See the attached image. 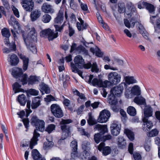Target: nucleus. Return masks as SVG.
I'll list each match as a JSON object with an SVG mask.
<instances>
[{
    "label": "nucleus",
    "mask_w": 160,
    "mask_h": 160,
    "mask_svg": "<svg viewBox=\"0 0 160 160\" xmlns=\"http://www.w3.org/2000/svg\"><path fill=\"white\" fill-rule=\"evenodd\" d=\"M16 46L15 45H13L12 47V48L8 49L7 48H5L3 49V52L4 53H9L12 51H14L16 49Z\"/></svg>",
    "instance_id": "nucleus-60"
},
{
    "label": "nucleus",
    "mask_w": 160,
    "mask_h": 160,
    "mask_svg": "<svg viewBox=\"0 0 160 160\" xmlns=\"http://www.w3.org/2000/svg\"><path fill=\"white\" fill-rule=\"evenodd\" d=\"M124 23L125 26L129 28L131 27H133L135 24L134 23L132 20L129 21L127 19L124 20Z\"/></svg>",
    "instance_id": "nucleus-47"
},
{
    "label": "nucleus",
    "mask_w": 160,
    "mask_h": 160,
    "mask_svg": "<svg viewBox=\"0 0 160 160\" xmlns=\"http://www.w3.org/2000/svg\"><path fill=\"white\" fill-rule=\"evenodd\" d=\"M71 69L72 72L75 73H77L78 75L81 76L82 78H83L82 76V72L79 70L76 67L75 65L73 63H71Z\"/></svg>",
    "instance_id": "nucleus-41"
},
{
    "label": "nucleus",
    "mask_w": 160,
    "mask_h": 160,
    "mask_svg": "<svg viewBox=\"0 0 160 160\" xmlns=\"http://www.w3.org/2000/svg\"><path fill=\"white\" fill-rule=\"evenodd\" d=\"M12 74L13 77L16 78H18L19 80L22 82L23 85L27 83V75L22 73L21 69L15 68L12 70Z\"/></svg>",
    "instance_id": "nucleus-3"
},
{
    "label": "nucleus",
    "mask_w": 160,
    "mask_h": 160,
    "mask_svg": "<svg viewBox=\"0 0 160 160\" xmlns=\"http://www.w3.org/2000/svg\"><path fill=\"white\" fill-rule=\"evenodd\" d=\"M23 38L25 42H36L37 41V33L35 28H31L27 37L26 38Z\"/></svg>",
    "instance_id": "nucleus-6"
},
{
    "label": "nucleus",
    "mask_w": 160,
    "mask_h": 160,
    "mask_svg": "<svg viewBox=\"0 0 160 160\" xmlns=\"http://www.w3.org/2000/svg\"><path fill=\"white\" fill-rule=\"evenodd\" d=\"M73 92L75 95H76L78 96V101H80L79 99H81L82 100H86V98L84 94L82 93H80L77 90H73Z\"/></svg>",
    "instance_id": "nucleus-38"
},
{
    "label": "nucleus",
    "mask_w": 160,
    "mask_h": 160,
    "mask_svg": "<svg viewBox=\"0 0 160 160\" xmlns=\"http://www.w3.org/2000/svg\"><path fill=\"white\" fill-rule=\"evenodd\" d=\"M44 125L45 123L43 121L40 120L38 123V128L34 130L33 137L30 142L29 147L31 149H32L33 146L37 144L38 140V138L40 134L37 132V131L38 129L41 132L43 131L45 129Z\"/></svg>",
    "instance_id": "nucleus-1"
},
{
    "label": "nucleus",
    "mask_w": 160,
    "mask_h": 160,
    "mask_svg": "<svg viewBox=\"0 0 160 160\" xmlns=\"http://www.w3.org/2000/svg\"><path fill=\"white\" fill-rule=\"evenodd\" d=\"M51 19V17L48 14L43 15L41 18L42 21L44 23H48L49 22Z\"/></svg>",
    "instance_id": "nucleus-39"
},
{
    "label": "nucleus",
    "mask_w": 160,
    "mask_h": 160,
    "mask_svg": "<svg viewBox=\"0 0 160 160\" xmlns=\"http://www.w3.org/2000/svg\"><path fill=\"white\" fill-rule=\"evenodd\" d=\"M40 90L42 94H44V92L46 94L49 93L50 92V90L47 85L43 83L40 85Z\"/></svg>",
    "instance_id": "nucleus-30"
},
{
    "label": "nucleus",
    "mask_w": 160,
    "mask_h": 160,
    "mask_svg": "<svg viewBox=\"0 0 160 160\" xmlns=\"http://www.w3.org/2000/svg\"><path fill=\"white\" fill-rule=\"evenodd\" d=\"M63 12L60 10L58 13L57 17L54 19V23L59 24L63 22Z\"/></svg>",
    "instance_id": "nucleus-25"
},
{
    "label": "nucleus",
    "mask_w": 160,
    "mask_h": 160,
    "mask_svg": "<svg viewBox=\"0 0 160 160\" xmlns=\"http://www.w3.org/2000/svg\"><path fill=\"white\" fill-rule=\"evenodd\" d=\"M40 120L38 119L37 117L33 116L31 119V123L32 125L35 126L36 128H37L38 123Z\"/></svg>",
    "instance_id": "nucleus-46"
},
{
    "label": "nucleus",
    "mask_w": 160,
    "mask_h": 160,
    "mask_svg": "<svg viewBox=\"0 0 160 160\" xmlns=\"http://www.w3.org/2000/svg\"><path fill=\"white\" fill-rule=\"evenodd\" d=\"M55 126L54 125L51 124L48 126L46 128L45 131L50 133L55 129Z\"/></svg>",
    "instance_id": "nucleus-51"
},
{
    "label": "nucleus",
    "mask_w": 160,
    "mask_h": 160,
    "mask_svg": "<svg viewBox=\"0 0 160 160\" xmlns=\"http://www.w3.org/2000/svg\"><path fill=\"white\" fill-rule=\"evenodd\" d=\"M46 139L47 141L44 143L43 146V148L45 149H47L52 147L54 145V143L52 141H49L47 138Z\"/></svg>",
    "instance_id": "nucleus-42"
},
{
    "label": "nucleus",
    "mask_w": 160,
    "mask_h": 160,
    "mask_svg": "<svg viewBox=\"0 0 160 160\" xmlns=\"http://www.w3.org/2000/svg\"><path fill=\"white\" fill-rule=\"evenodd\" d=\"M19 58L22 60L23 62V69L25 71L28 68L29 59L28 58L26 57L23 54H19L18 55Z\"/></svg>",
    "instance_id": "nucleus-22"
},
{
    "label": "nucleus",
    "mask_w": 160,
    "mask_h": 160,
    "mask_svg": "<svg viewBox=\"0 0 160 160\" xmlns=\"http://www.w3.org/2000/svg\"><path fill=\"white\" fill-rule=\"evenodd\" d=\"M140 33L142 35L143 37L145 39L148 40H150V39L149 38V34L146 30L141 32Z\"/></svg>",
    "instance_id": "nucleus-58"
},
{
    "label": "nucleus",
    "mask_w": 160,
    "mask_h": 160,
    "mask_svg": "<svg viewBox=\"0 0 160 160\" xmlns=\"http://www.w3.org/2000/svg\"><path fill=\"white\" fill-rule=\"evenodd\" d=\"M74 61L76 65L79 68H83L84 61V60L81 56L80 55L77 56L75 57Z\"/></svg>",
    "instance_id": "nucleus-21"
},
{
    "label": "nucleus",
    "mask_w": 160,
    "mask_h": 160,
    "mask_svg": "<svg viewBox=\"0 0 160 160\" xmlns=\"http://www.w3.org/2000/svg\"><path fill=\"white\" fill-rule=\"evenodd\" d=\"M126 9L124 3L119 2L118 4V10L120 13H123L125 12Z\"/></svg>",
    "instance_id": "nucleus-37"
},
{
    "label": "nucleus",
    "mask_w": 160,
    "mask_h": 160,
    "mask_svg": "<svg viewBox=\"0 0 160 160\" xmlns=\"http://www.w3.org/2000/svg\"><path fill=\"white\" fill-rule=\"evenodd\" d=\"M142 5L150 13H153L154 12L155 8L152 5L145 2H142Z\"/></svg>",
    "instance_id": "nucleus-33"
},
{
    "label": "nucleus",
    "mask_w": 160,
    "mask_h": 160,
    "mask_svg": "<svg viewBox=\"0 0 160 160\" xmlns=\"http://www.w3.org/2000/svg\"><path fill=\"white\" fill-rule=\"evenodd\" d=\"M127 112L131 116H134L136 114V111L135 108L132 106H129L127 108Z\"/></svg>",
    "instance_id": "nucleus-44"
},
{
    "label": "nucleus",
    "mask_w": 160,
    "mask_h": 160,
    "mask_svg": "<svg viewBox=\"0 0 160 160\" xmlns=\"http://www.w3.org/2000/svg\"><path fill=\"white\" fill-rule=\"evenodd\" d=\"M90 145L88 141H84L82 142V148L84 151H86L89 148Z\"/></svg>",
    "instance_id": "nucleus-55"
},
{
    "label": "nucleus",
    "mask_w": 160,
    "mask_h": 160,
    "mask_svg": "<svg viewBox=\"0 0 160 160\" xmlns=\"http://www.w3.org/2000/svg\"><path fill=\"white\" fill-rule=\"evenodd\" d=\"M127 5L128 8L126 11L125 10L124 15L127 18H130L132 16L133 13L136 11V8L134 5L131 2H128Z\"/></svg>",
    "instance_id": "nucleus-13"
},
{
    "label": "nucleus",
    "mask_w": 160,
    "mask_h": 160,
    "mask_svg": "<svg viewBox=\"0 0 160 160\" xmlns=\"http://www.w3.org/2000/svg\"><path fill=\"white\" fill-rule=\"evenodd\" d=\"M21 3L26 11H31L33 8L34 3L32 0H21Z\"/></svg>",
    "instance_id": "nucleus-11"
},
{
    "label": "nucleus",
    "mask_w": 160,
    "mask_h": 160,
    "mask_svg": "<svg viewBox=\"0 0 160 160\" xmlns=\"http://www.w3.org/2000/svg\"><path fill=\"white\" fill-rule=\"evenodd\" d=\"M158 131L156 129L152 130L150 132L147 133V135L150 137H154L157 136L158 134Z\"/></svg>",
    "instance_id": "nucleus-54"
},
{
    "label": "nucleus",
    "mask_w": 160,
    "mask_h": 160,
    "mask_svg": "<svg viewBox=\"0 0 160 160\" xmlns=\"http://www.w3.org/2000/svg\"><path fill=\"white\" fill-rule=\"evenodd\" d=\"M126 145L124 139L123 137H119L118 138V145L121 148H122L125 146Z\"/></svg>",
    "instance_id": "nucleus-48"
},
{
    "label": "nucleus",
    "mask_w": 160,
    "mask_h": 160,
    "mask_svg": "<svg viewBox=\"0 0 160 160\" xmlns=\"http://www.w3.org/2000/svg\"><path fill=\"white\" fill-rule=\"evenodd\" d=\"M72 122L71 119H62L60 122L61 128L62 131V139L59 140L58 142L59 144H61L63 140L66 138L69 135V128L65 124H69Z\"/></svg>",
    "instance_id": "nucleus-2"
},
{
    "label": "nucleus",
    "mask_w": 160,
    "mask_h": 160,
    "mask_svg": "<svg viewBox=\"0 0 160 160\" xmlns=\"http://www.w3.org/2000/svg\"><path fill=\"white\" fill-rule=\"evenodd\" d=\"M41 15V12L39 10H35L31 12L30 14L31 20L32 22L36 21Z\"/></svg>",
    "instance_id": "nucleus-23"
},
{
    "label": "nucleus",
    "mask_w": 160,
    "mask_h": 160,
    "mask_svg": "<svg viewBox=\"0 0 160 160\" xmlns=\"http://www.w3.org/2000/svg\"><path fill=\"white\" fill-rule=\"evenodd\" d=\"M21 85L18 83L16 82L12 85L13 90L15 93H17L19 92H23L24 90L21 88Z\"/></svg>",
    "instance_id": "nucleus-34"
},
{
    "label": "nucleus",
    "mask_w": 160,
    "mask_h": 160,
    "mask_svg": "<svg viewBox=\"0 0 160 160\" xmlns=\"http://www.w3.org/2000/svg\"><path fill=\"white\" fill-rule=\"evenodd\" d=\"M94 139L96 143H98L100 141H103L102 136L100 133H98L95 134Z\"/></svg>",
    "instance_id": "nucleus-45"
},
{
    "label": "nucleus",
    "mask_w": 160,
    "mask_h": 160,
    "mask_svg": "<svg viewBox=\"0 0 160 160\" xmlns=\"http://www.w3.org/2000/svg\"><path fill=\"white\" fill-rule=\"evenodd\" d=\"M9 24L13 26L14 24H16L17 26L18 29H20V25L18 22L16 20L14 17L11 16L10 17V20L9 21Z\"/></svg>",
    "instance_id": "nucleus-40"
},
{
    "label": "nucleus",
    "mask_w": 160,
    "mask_h": 160,
    "mask_svg": "<svg viewBox=\"0 0 160 160\" xmlns=\"http://www.w3.org/2000/svg\"><path fill=\"white\" fill-rule=\"evenodd\" d=\"M17 100L21 105L24 106L27 101L26 97L24 94L19 95L18 97Z\"/></svg>",
    "instance_id": "nucleus-32"
},
{
    "label": "nucleus",
    "mask_w": 160,
    "mask_h": 160,
    "mask_svg": "<svg viewBox=\"0 0 160 160\" xmlns=\"http://www.w3.org/2000/svg\"><path fill=\"white\" fill-rule=\"evenodd\" d=\"M108 78L111 84L116 85L121 82V76L117 72H111L108 74Z\"/></svg>",
    "instance_id": "nucleus-5"
},
{
    "label": "nucleus",
    "mask_w": 160,
    "mask_h": 160,
    "mask_svg": "<svg viewBox=\"0 0 160 160\" xmlns=\"http://www.w3.org/2000/svg\"><path fill=\"white\" fill-rule=\"evenodd\" d=\"M71 146L72 148V152L71 154V160H73L78 157V153L77 152V143L75 141H73L71 143Z\"/></svg>",
    "instance_id": "nucleus-18"
},
{
    "label": "nucleus",
    "mask_w": 160,
    "mask_h": 160,
    "mask_svg": "<svg viewBox=\"0 0 160 160\" xmlns=\"http://www.w3.org/2000/svg\"><path fill=\"white\" fill-rule=\"evenodd\" d=\"M8 60L9 64L12 66L16 65L19 61L18 58L14 54L11 55H9Z\"/></svg>",
    "instance_id": "nucleus-19"
},
{
    "label": "nucleus",
    "mask_w": 160,
    "mask_h": 160,
    "mask_svg": "<svg viewBox=\"0 0 160 160\" xmlns=\"http://www.w3.org/2000/svg\"><path fill=\"white\" fill-rule=\"evenodd\" d=\"M123 86L122 83L119 85L113 88L111 91V94L110 95H112L115 98L116 97H120L122 95L123 90Z\"/></svg>",
    "instance_id": "nucleus-8"
},
{
    "label": "nucleus",
    "mask_w": 160,
    "mask_h": 160,
    "mask_svg": "<svg viewBox=\"0 0 160 160\" xmlns=\"http://www.w3.org/2000/svg\"><path fill=\"white\" fill-rule=\"evenodd\" d=\"M111 131L112 134L117 136L119 134L121 129V125L118 122H114L111 126Z\"/></svg>",
    "instance_id": "nucleus-12"
},
{
    "label": "nucleus",
    "mask_w": 160,
    "mask_h": 160,
    "mask_svg": "<svg viewBox=\"0 0 160 160\" xmlns=\"http://www.w3.org/2000/svg\"><path fill=\"white\" fill-rule=\"evenodd\" d=\"M2 35L6 38L9 37L10 35L9 31L8 28H5L2 30Z\"/></svg>",
    "instance_id": "nucleus-49"
},
{
    "label": "nucleus",
    "mask_w": 160,
    "mask_h": 160,
    "mask_svg": "<svg viewBox=\"0 0 160 160\" xmlns=\"http://www.w3.org/2000/svg\"><path fill=\"white\" fill-rule=\"evenodd\" d=\"M51 110L52 113L56 117L61 118L63 115L62 110L58 104H52L51 106Z\"/></svg>",
    "instance_id": "nucleus-9"
},
{
    "label": "nucleus",
    "mask_w": 160,
    "mask_h": 160,
    "mask_svg": "<svg viewBox=\"0 0 160 160\" xmlns=\"http://www.w3.org/2000/svg\"><path fill=\"white\" fill-rule=\"evenodd\" d=\"M111 115L110 112L104 109L100 112L97 121L100 123H104L107 122Z\"/></svg>",
    "instance_id": "nucleus-7"
},
{
    "label": "nucleus",
    "mask_w": 160,
    "mask_h": 160,
    "mask_svg": "<svg viewBox=\"0 0 160 160\" xmlns=\"http://www.w3.org/2000/svg\"><path fill=\"white\" fill-rule=\"evenodd\" d=\"M28 48L31 51L32 53H36L37 52V49L35 45V42H25Z\"/></svg>",
    "instance_id": "nucleus-28"
},
{
    "label": "nucleus",
    "mask_w": 160,
    "mask_h": 160,
    "mask_svg": "<svg viewBox=\"0 0 160 160\" xmlns=\"http://www.w3.org/2000/svg\"><path fill=\"white\" fill-rule=\"evenodd\" d=\"M28 92L30 95L37 96L38 95L39 92L34 89H31L29 90Z\"/></svg>",
    "instance_id": "nucleus-64"
},
{
    "label": "nucleus",
    "mask_w": 160,
    "mask_h": 160,
    "mask_svg": "<svg viewBox=\"0 0 160 160\" xmlns=\"http://www.w3.org/2000/svg\"><path fill=\"white\" fill-rule=\"evenodd\" d=\"M41 9L42 12L46 13H52L54 12L52 6L48 3H44L42 4Z\"/></svg>",
    "instance_id": "nucleus-17"
},
{
    "label": "nucleus",
    "mask_w": 160,
    "mask_h": 160,
    "mask_svg": "<svg viewBox=\"0 0 160 160\" xmlns=\"http://www.w3.org/2000/svg\"><path fill=\"white\" fill-rule=\"evenodd\" d=\"M87 122L88 124L90 125L95 124L97 123L96 120L90 113H89V118L87 120Z\"/></svg>",
    "instance_id": "nucleus-43"
},
{
    "label": "nucleus",
    "mask_w": 160,
    "mask_h": 160,
    "mask_svg": "<svg viewBox=\"0 0 160 160\" xmlns=\"http://www.w3.org/2000/svg\"><path fill=\"white\" fill-rule=\"evenodd\" d=\"M93 76L90 75L89 77V79L88 82L89 83L91 84L93 86H98L99 87H101L103 86V82L102 80L100 79H98L95 78L92 79Z\"/></svg>",
    "instance_id": "nucleus-14"
},
{
    "label": "nucleus",
    "mask_w": 160,
    "mask_h": 160,
    "mask_svg": "<svg viewBox=\"0 0 160 160\" xmlns=\"http://www.w3.org/2000/svg\"><path fill=\"white\" fill-rule=\"evenodd\" d=\"M131 93L134 95L139 96L141 94L140 88L138 85L132 86L131 90Z\"/></svg>",
    "instance_id": "nucleus-27"
},
{
    "label": "nucleus",
    "mask_w": 160,
    "mask_h": 160,
    "mask_svg": "<svg viewBox=\"0 0 160 160\" xmlns=\"http://www.w3.org/2000/svg\"><path fill=\"white\" fill-rule=\"evenodd\" d=\"M152 110L149 106H146L144 109V117L143 118H148L152 115Z\"/></svg>",
    "instance_id": "nucleus-26"
},
{
    "label": "nucleus",
    "mask_w": 160,
    "mask_h": 160,
    "mask_svg": "<svg viewBox=\"0 0 160 160\" xmlns=\"http://www.w3.org/2000/svg\"><path fill=\"white\" fill-rule=\"evenodd\" d=\"M155 30L157 32H159L160 31V18L157 19Z\"/></svg>",
    "instance_id": "nucleus-52"
},
{
    "label": "nucleus",
    "mask_w": 160,
    "mask_h": 160,
    "mask_svg": "<svg viewBox=\"0 0 160 160\" xmlns=\"http://www.w3.org/2000/svg\"><path fill=\"white\" fill-rule=\"evenodd\" d=\"M80 3L81 8L82 10L86 11L88 10V8L86 4L81 2L80 0H78Z\"/></svg>",
    "instance_id": "nucleus-59"
},
{
    "label": "nucleus",
    "mask_w": 160,
    "mask_h": 160,
    "mask_svg": "<svg viewBox=\"0 0 160 160\" xmlns=\"http://www.w3.org/2000/svg\"><path fill=\"white\" fill-rule=\"evenodd\" d=\"M136 25L138 28L140 33L146 30L143 26L139 22H136Z\"/></svg>",
    "instance_id": "nucleus-56"
},
{
    "label": "nucleus",
    "mask_w": 160,
    "mask_h": 160,
    "mask_svg": "<svg viewBox=\"0 0 160 160\" xmlns=\"http://www.w3.org/2000/svg\"><path fill=\"white\" fill-rule=\"evenodd\" d=\"M91 68V71L92 72H95L97 73L100 71L99 69L96 62L92 63V65Z\"/></svg>",
    "instance_id": "nucleus-50"
},
{
    "label": "nucleus",
    "mask_w": 160,
    "mask_h": 160,
    "mask_svg": "<svg viewBox=\"0 0 160 160\" xmlns=\"http://www.w3.org/2000/svg\"><path fill=\"white\" fill-rule=\"evenodd\" d=\"M28 82V84L32 85L39 81L38 78L35 76H31L29 78H27V82Z\"/></svg>",
    "instance_id": "nucleus-35"
},
{
    "label": "nucleus",
    "mask_w": 160,
    "mask_h": 160,
    "mask_svg": "<svg viewBox=\"0 0 160 160\" xmlns=\"http://www.w3.org/2000/svg\"><path fill=\"white\" fill-rule=\"evenodd\" d=\"M90 51L93 54L95 53L96 56L99 58L102 57L104 54L103 52H101L97 47H96L95 49L93 48H91Z\"/></svg>",
    "instance_id": "nucleus-29"
},
{
    "label": "nucleus",
    "mask_w": 160,
    "mask_h": 160,
    "mask_svg": "<svg viewBox=\"0 0 160 160\" xmlns=\"http://www.w3.org/2000/svg\"><path fill=\"white\" fill-rule=\"evenodd\" d=\"M108 102L111 105V108L114 112L118 111L119 108L116 105L117 103V99L112 95H110L108 97Z\"/></svg>",
    "instance_id": "nucleus-10"
},
{
    "label": "nucleus",
    "mask_w": 160,
    "mask_h": 160,
    "mask_svg": "<svg viewBox=\"0 0 160 160\" xmlns=\"http://www.w3.org/2000/svg\"><path fill=\"white\" fill-rule=\"evenodd\" d=\"M82 155L81 156V158L83 160H86L89 156V153L85 151L83 152Z\"/></svg>",
    "instance_id": "nucleus-62"
},
{
    "label": "nucleus",
    "mask_w": 160,
    "mask_h": 160,
    "mask_svg": "<svg viewBox=\"0 0 160 160\" xmlns=\"http://www.w3.org/2000/svg\"><path fill=\"white\" fill-rule=\"evenodd\" d=\"M104 68L106 70L110 69L113 71H117L118 69L117 68L110 66L109 64H106L104 66Z\"/></svg>",
    "instance_id": "nucleus-63"
},
{
    "label": "nucleus",
    "mask_w": 160,
    "mask_h": 160,
    "mask_svg": "<svg viewBox=\"0 0 160 160\" xmlns=\"http://www.w3.org/2000/svg\"><path fill=\"white\" fill-rule=\"evenodd\" d=\"M144 147L147 151H149L151 149L150 141L148 140L146 141L145 142Z\"/></svg>",
    "instance_id": "nucleus-57"
},
{
    "label": "nucleus",
    "mask_w": 160,
    "mask_h": 160,
    "mask_svg": "<svg viewBox=\"0 0 160 160\" xmlns=\"http://www.w3.org/2000/svg\"><path fill=\"white\" fill-rule=\"evenodd\" d=\"M124 132L130 140L132 141L134 139V134L128 128H126L124 129Z\"/></svg>",
    "instance_id": "nucleus-36"
},
{
    "label": "nucleus",
    "mask_w": 160,
    "mask_h": 160,
    "mask_svg": "<svg viewBox=\"0 0 160 160\" xmlns=\"http://www.w3.org/2000/svg\"><path fill=\"white\" fill-rule=\"evenodd\" d=\"M143 127L142 128L143 130L146 131L148 129H151L153 126L152 122L148 120V118H143Z\"/></svg>",
    "instance_id": "nucleus-20"
},
{
    "label": "nucleus",
    "mask_w": 160,
    "mask_h": 160,
    "mask_svg": "<svg viewBox=\"0 0 160 160\" xmlns=\"http://www.w3.org/2000/svg\"><path fill=\"white\" fill-rule=\"evenodd\" d=\"M11 8L15 15L17 18H19V14L18 9L13 6H11Z\"/></svg>",
    "instance_id": "nucleus-61"
},
{
    "label": "nucleus",
    "mask_w": 160,
    "mask_h": 160,
    "mask_svg": "<svg viewBox=\"0 0 160 160\" xmlns=\"http://www.w3.org/2000/svg\"><path fill=\"white\" fill-rule=\"evenodd\" d=\"M105 146V143L104 142L101 143L98 147V149L100 151H101L102 149V153L105 156L109 154L111 151V149L110 147L108 146L104 147Z\"/></svg>",
    "instance_id": "nucleus-16"
},
{
    "label": "nucleus",
    "mask_w": 160,
    "mask_h": 160,
    "mask_svg": "<svg viewBox=\"0 0 160 160\" xmlns=\"http://www.w3.org/2000/svg\"><path fill=\"white\" fill-rule=\"evenodd\" d=\"M40 36L41 37L48 38L49 41H52L57 38L58 35V33L54 32L53 30L49 28L45 29L41 31L39 33Z\"/></svg>",
    "instance_id": "nucleus-4"
},
{
    "label": "nucleus",
    "mask_w": 160,
    "mask_h": 160,
    "mask_svg": "<svg viewBox=\"0 0 160 160\" xmlns=\"http://www.w3.org/2000/svg\"><path fill=\"white\" fill-rule=\"evenodd\" d=\"M133 101L134 102L139 105H144L146 104L145 99L141 96L135 97Z\"/></svg>",
    "instance_id": "nucleus-31"
},
{
    "label": "nucleus",
    "mask_w": 160,
    "mask_h": 160,
    "mask_svg": "<svg viewBox=\"0 0 160 160\" xmlns=\"http://www.w3.org/2000/svg\"><path fill=\"white\" fill-rule=\"evenodd\" d=\"M125 82H123V84H124L125 87H127V86L130 84H132L136 83L137 82V81L135 78L133 76H123Z\"/></svg>",
    "instance_id": "nucleus-15"
},
{
    "label": "nucleus",
    "mask_w": 160,
    "mask_h": 160,
    "mask_svg": "<svg viewBox=\"0 0 160 160\" xmlns=\"http://www.w3.org/2000/svg\"><path fill=\"white\" fill-rule=\"evenodd\" d=\"M124 32L127 36L129 38H131L132 36L133 38H135L137 36L136 34L135 33H134L132 35L128 29H125L124 30Z\"/></svg>",
    "instance_id": "nucleus-53"
},
{
    "label": "nucleus",
    "mask_w": 160,
    "mask_h": 160,
    "mask_svg": "<svg viewBox=\"0 0 160 160\" xmlns=\"http://www.w3.org/2000/svg\"><path fill=\"white\" fill-rule=\"evenodd\" d=\"M40 104L41 101L38 97H34L32 99L31 105L32 109H36L40 105Z\"/></svg>",
    "instance_id": "nucleus-24"
}]
</instances>
